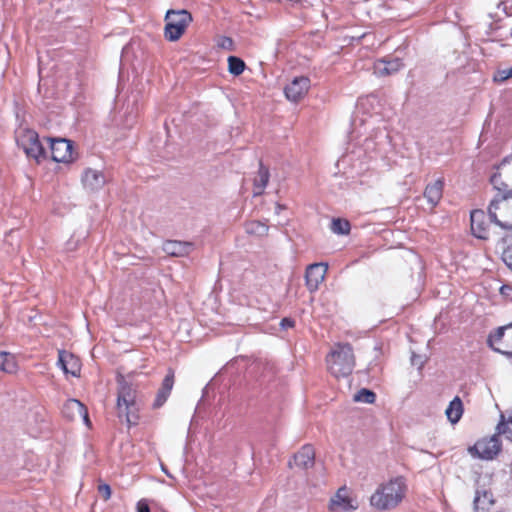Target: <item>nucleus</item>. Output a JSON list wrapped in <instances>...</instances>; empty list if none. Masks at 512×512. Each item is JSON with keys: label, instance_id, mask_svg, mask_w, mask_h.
<instances>
[{"label": "nucleus", "instance_id": "1", "mask_svg": "<svg viewBox=\"0 0 512 512\" xmlns=\"http://www.w3.org/2000/svg\"><path fill=\"white\" fill-rule=\"evenodd\" d=\"M407 490L406 479L402 476L394 477L377 487L370 497V504L380 511L393 510L403 501Z\"/></svg>", "mask_w": 512, "mask_h": 512}, {"label": "nucleus", "instance_id": "2", "mask_svg": "<svg viewBox=\"0 0 512 512\" xmlns=\"http://www.w3.org/2000/svg\"><path fill=\"white\" fill-rule=\"evenodd\" d=\"M328 371L335 378H345L352 374L355 367L353 348L348 343L335 344L326 357Z\"/></svg>", "mask_w": 512, "mask_h": 512}, {"label": "nucleus", "instance_id": "3", "mask_svg": "<svg viewBox=\"0 0 512 512\" xmlns=\"http://www.w3.org/2000/svg\"><path fill=\"white\" fill-rule=\"evenodd\" d=\"M117 409L119 417H125L128 426L138 423L139 408L136 404V390L124 380L119 382Z\"/></svg>", "mask_w": 512, "mask_h": 512}, {"label": "nucleus", "instance_id": "4", "mask_svg": "<svg viewBox=\"0 0 512 512\" xmlns=\"http://www.w3.org/2000/svg\"><path fill=\"white\" fill-rule=\"evenodd\" d=\"M192 20V15L187 10H168L165 16V38L169 41L179 40Z\"/></svg>", "mask_w": 512, "mask_h": 512}, {"label": "nucleus", "instance_id": "5", "mask_svg": "<svg viewBox=\"0 0 512 512\" xmlns=\"http://www.w3.org/2000/svg\"><path fill=\"white\" fill-rule=\"evenodd\" d=\"M17 143L29 158L38 163L46 157L45 149L39 140V135L31 129H23L17 135Z\"/></svg>", "mask_w": 512, "mask_h": 512}, {"label": "nucleus", "instance_id": "6", "mask_svg": "<svg viewBox=\"0 0 512 512\" xmlns=\"http://www.w3.org/2000/svg\"><path fill=\"white\" fill-rule=\"evenodd\" d=\"M487 342L494 351L512 358V321L490 333Z\"/></svg>", "mask_w": 512, "mask_h": 512}, {"label": "nucleus", "instance_id": "7", "mask_svg": "<svg viewBox=\"0 0 512 512\" xmlns=\"http://www.w3.org/2000/svg\"><path fill=\"white\" fill-rule=\"evenodd\" d=\"M501 441L498 435L478 440L473 447L469 448V452L480 459L492 460L501 451Z\"/></svg>", "mask_w": 512, "mask_h": 512}, {"label": "nucleus", "instance_id": "8", "mask_svg": "<svg viewBox=\"0 0 512 512\" xmlns=\"http://www.w3.org/2000/svg\"><path fill=\"white\" fill-rule=\"evenodd\" d=\"M358 508V503L346 487H341L333 495L328 504L330 512H351Z\"/></svg>", "mask_w": 512, "mask_h": 512}, {"label": "nucleus", "instance_id": "9", "mask_svg": "<svg viewBox=\"0 0 512 512\" xmlns=\"http://www.w3.org/2000/svg\"><path fill=\"white\" fill-rule=\"evenodd\" d=\"M51 157L55 162L70 163L74 160L73 144L64 138H48Z\"/></svg>", "mask_w": 512, "mask_h": 512}, {"label": "nucleus", "instance_id": "10", "mask_svg": "<svg viewBox=\"0 0 512 512\" xmlns=\"http://www.w3.org/2000/svg\"><path fill=\"white\" fill-rule=\"evenodd\" d=\"M310 89V79L305 76L295 77L284 89L286 98L294 103L302 100Z\"/></svg>", "mask_w": 512, "mask_h": 512}, {"label": "nucleus", "instance_id": "11", "mask_svg": "<svg viewBox=\"0 0 512 512\" xmlns=\"http://www.w3.org/2000/svg\"><path fill=\"white\" fill-rule=\"evenodd\" d=\"M328 265L325 263H314L307 267L305 273L306 286L309 291L314 292L324 281Z\"/></svg>", "mask_w": 512, "mask_h": 512}, {"label": "nucleus", "instance_id": "12", "mask_svg": "<svg viewBox=\"0 0 512 512\" xmlns=\"http://www.w3.org/2000/svg\"><path fill=\"white\" fill-rule=\"evenodd\" d=\"M58 365L61 367V369L66 375H72L76 377L79 376L80 374V359L68 351H58Z\"/></svg>", "mask_w": 512, "mask_h": 512}, {"label": "nucleus", "instance_id": "13", "mask_svg": "<svg viewBox=\"0 0 512 512\" xmlns=\"http://www.w3.org/2000/svg\"><path fill=\"white\" fill-rule=\"evenodd\" d=\"M472 234L486 240L489 236L487 216L482 210H473L470 214Z\"/></svg>", "mask_w": 512, "mask_h": 512}, {"label": "nucleus", "instance_id": "14", "mask_svg": "<svg viewBox=\"0 0 512 512\" xmlns=\"http://www.w3.org/2000/svg\"><path fill=\"white\" fill-rule=\"evenodd\" d=\"M194 249V244L187 241L167 240L163 244V251L173 257L188 256Z\"/></svg>", "mask_w": 512, "mask_h": 512}, {"label": "nucleus", "instance_id": "15", "mask_svg": "<svg viewBox=\"0 0 512 512\" xmlns=\"http://www.w3.org/2000/svg\"><path fill=\"white\" fill-rule=\"evenodd\" d=\"M82 183L91 191L100 190L106 183L105 175L96 169L87 168L82 175Z\"/></svg>", "mask_w": 512, "mask_h": 512}, {"label": "nucleus", "instance_id": "16", "mask_svg": "<svg viewBox=\"0 0 512 512\" xmlns=\"http://www.w3.org/2000/svg\"><path fill=\"white\" fill-rule=\"evenodd\" d=\"M62 413L66 418L70 420H74L75 418H83L86 423L89 422L87 409L79 400H67L63 405Z\"/></svg>", "mask_w": 512, "mask_h": 512}, {"label": "nucleus", "instance_id": "17", "mask_svg": "<svg viewBox=\"0 0 512 512\" xmlns=\"http://www.w3.org/2000/svg\"><path fill=\"white\" fill-rule=\"evenodd\" d=\"M174 385V371L172 369L168 370L167 375L163 379L162 385L158 390L155 400L153 402V408L158 409L164 405L167 401L170 393L172 391Z\"/></svg>", "mask_w": 512, "mask_h": 512}, {"label": "nucleus", "instance_id": "18", "mask_svg": "<svg viewBox=\"0 0 512 512\" xmlns=\"http://www.w3.org/2000/svg\"><path fill=\"white\" fill-rule=\"evenodd\" d=\"M402 67L403 63L399 58L380 59L374 63V73L377 76H389L398 72Z\"/></svg>", "mask_w": 512, "mask_h": 512}, {"label": "nucleus", "instance_id": "19", "mask_svg": "<svg viewBox=\"0 0 512 512\" xmlns=\"http://www.w3.org/2000/svg\"><path fill=\"white\" fill-rule=\"evenodd\" d=\"M295 465L302 469H308L314 465L315 462V451L311 445H304L294 455Z\"/></svg>", "mask_w": 512, "mask_h": 512}, {"label": "nucleus", "instance_id": "20", "mask_svg": "<svg viewBox=\"0 0 512 512\" xmlns=\"http://www.w3.org/2000/svg\"><path fill=\"white\" fill-rule=\"evenodd\" d=\"M444 181L437 179L433 183L428 184L424 190V197L428 203L434 208L442 198Z\"/></svg>", "mask_w": 512, "mask_h": 512}, {"label": "nucleus", "instance_id": "21", "mask_svg": "<svg viewBox=\"0 0 512 512\" xmlns=\"http://www.w3.org/2000/svg\"><path fill=\"white\" fill-rule=\"evenodd\" d=\"M463 412L464 408L462 400L459 396H456L449 403L448 407L446 408L445 414L452 424H456L461 419Z\"/></svg>", "mask_w": 512, "mask_h": 512}, {"label": "nucleus", "instance_id": "22", "mask_svg": "<svg viewBox=\"0 0 512 512\" xmlns=\"http://www.w3.org/2000/svg\"><path fill=\"white\" fill-rule=\"evenodd\" d=\"M493 504L494 499L492 493L488 491H476L473 501L475 512L489 510Z\"/></svg>", "mask_w": 512, "mask_h": 512}, {"label": "nucleus", "instance_id": "23", "mask_svg": "<svg viewBox=\"0 0 512 512\" xmlns=\"http://www.w3.org/2000/svg\"><path fill=\"white\" fill-rule=\"evenodd\" d=\"M269 170L262 163L259 165V170L257 172V176L254 179V196H259L263 193L269 182Z\"/></svg>", "mask_w": 512, "mask_h": 512}, {"label": "nucleus", "instance_id": "24", "mask_svg": "<svg viewBox=\"0 0 512 512\" xmlns=\"http://www.w3.org/2000/svg\"><path fill=\"white\" fill-rule=\"evenodd\" d=\"M269 227L267 224L257 220L248 221L245 223V231L249 235L263 237L268 234Z\"/></svg>", "mask_w": 512, "mask_h": 512}, {"label": "nucleus", "instance_id": "25", "mask_svg": "<svg viewBox=\"0 0 512 512\" xmlns=\"http://www.w3.org/2000/svg\"><path fill=\"white\" fill-rule=\"evenodd\" d=\"M0 369L6 373H15L17 371L15 356L8 352H0Z\"/></svg>", "mask_w": 512, "mask_h": 512}, {"label": "nucleus", "instance_id": "26", "mask_svg": "<svg viewBox=\"0 0 512 512\" xmlns=\"http://www.w3.org/2000/svg\"><path fill=\"white\" fill-rule=\"evenodd\" d=\"M490 182L501 193V199L512 198V190H508L507 185L502 182L500 173H494L490 178Z\"/></svg>", "mask_w": 512, "mask_h": 512}, {"label": "nucleus", "instance_id": "27", "mask_svg": "<svg viewBox=\"0 0 512 512\" xmlns=\"http://www.w3.org/2000/svg\"><path fill=\"white\" fill-rule=\"evenodd\" d=\"M330 229L335 234L347 235L350 232L351 225L346 219L334 218L331 222Z\"/></svg>", "mask_w": 512, "mask_h": 512}, {"label": "nucleus", "instance_id": "28", "mask_svg": "<svg viewBox=\"0 0 512 512\" xmlns=\"http://www.w3.org/2000/svg\"><path fill=\"white\" fill-rule=\"evenodd\" d=\"M245 62L236 56L228 57V70L231 74L238 76L242 74L245 70Z\"/></svg>", "mask_w": 512, "mask_h": 512}, {"label": "nucleus", "instance_id": "29", "mask_svg": "<svg viewBox=\"0 0 512 512\" xmlns=\"http://www.w3.org/2000/svg\"><path fill=\"white\" fill-rule=\"evenodd\" d=\"M353 400L355 402L372 404L376 400V394L369 389L362 388L357 393L354 394Z\"/></svg>", "mask_w": 512, "mask_h": 512}, {"label": "nucleus", "instance_id": "30", "mask_svg": "<svg viewBox=\"0 0 512 512\" xmlns=\"http://www.w3.org/2000/svg\"><path fill=\"white\" fill-rule=\"evenodd\" d=\"M501 422L498 424L497 429L499 434L506 435L507 439L512 441V416L504 421V416L501 415Z\"/></svg>", "mask_w": 512, "mask_h": 512}, {"label": "nucleus", "instance_id": "31", "mask_svg": "<svg viewBox=\"0 0 512 512\" xmlns=\"http://www.w3.org/2000/svg\"><path fill=\"white\" fill-rule=\"evenodd\" d=\"M511 77H512V67L507 68V69H503V70H498L496 72V74L494 75V80L502 82V81H505V80H507V79H509Z\"/></svg>", "mask_w": 512, "mask_h": 512}, {"label": "nucleus", "instance_id": "32", "mask_svg": "<svg viewBox=\"0 0 512 512\" xmlns=\"http://www.w3.org/2000/svg\"><path fill=\"white\" fill-rule=\"evenodd\" d=\"M494 205V202L491 203L490 207H489V218L492 222H494L496 225L500 226L501 228H504V229H507V230H512V225H506L504 223H502L501 221H499L497 219V216L494 212H492V206Z\"/></svg>", "mask_w": 512, "mask_h": 512}, {"label": "nucleus", "instance_id": "33", "mask_svg": "<svg viewBox=\"0 0 512 512\" xmlns=\"http://www.w3.org/2000/svg\"><path fill=\"white\" fill-rule=\"evenodd\" d=\"M98 492L105 501L109 500L111 497V488L108 484H100L98 486Z\"/></svg>", "mask_w": 512, "mask_h": 512}, {"label": "nucleus", "instance_id": "34", "mask_svg": "<svg viewBox=\"0 0 512 512\" xmlns=\"http://www.w3.org/2000/svg\"><path fill=\"white\" fill-rule=\"evenodd\" d=\"M218 46L226 50H232L233 40L230 37L223 36L219 39Z\"/></svg>", "mask_w": 512, "mask_h": 512}, {"label": "nucleus", "instance_id": "35", "mask_svg": "<svg viewBox=\"0 0 512 512\" xmlns=\"http://www.w3.org/2000/svg\"><path fill=\"white\" fill-rule=\"evenodd\" d=\"M137 512H150L149 504L146 499H141L136 505Z\"/></svg>", "mask_w": 512, "mask_h": 512}, {"label": "nucleus", "instance_id": "36", "mask_svg": "<svg viewBox=\"0 0 512 512\" xmlns=\"http://www.w3.org/2000/svg\"><path fill=\"white\" fill-rule=\"evenodd\" d=\"M294 325H295V322L291 318H283L280 322V326L283 329L292 328V327H294Z\"/></svg>", "mask_w": 512, "mask_h": 512}, {"label": "nucleus", "instance_id": "37", "mask_svg": "<svg viewBox=\"0 0 512 512\" xmlns=\"http://www.w3.org/2000/svg\"><path fill=\"white\" fill-rule=\"evenodd\" d=\"M412 363H413L414 365L418 363V362H416V356H415V355H413V356H412Z\"/></svg>", "mask_w": 512, "mask_h": 512}, {"label": "nucleus", "instance_id": "38", "mask_svg": "<svg viewBox=\"0 0 512 512\" xmlns=\"http://www.w3.org/2000/svg\"><path fill=\"white\" fill-rule=\"evenodd\" d=\"M508 162V157L504 158L503 161L501 162V165H504L505 163Z\"/></svg>", "mask_w": 512, "mask_h": 512}, {"label": "nucleus", "instance_id": "39", "mask_svg": "<svg viewBox=\"0 0 512 512\" xmlns=\"http://www.w3.org/2000/svg\"><path fill=\"white\" fill-rule=\"evenodd\" d=\"M162 470H163L164 473H166L168 476H170V474L168 473L167 469H165L164 466H162Z\"/></svg>", "mask_w": 512, "mask_h": 512}, {"label": "nucleus", "instance_id": "40", "mask_svg": "<svg viewBox=\"0 0 512 512\" xmlns=\"http://www.w3.org/2000/svg\"><path fill=\"white\" fill-rule=\"evenodd\" d=\"M419 365H420V367H422L423 361H419Z\"/></svg>", "mask_w": 512, "mask_h": 512}, {"label": "nucleus", "instance_id": "41", "mask_svg": "<svg viewBox=\"0 0 512 512\" xmlns=\"http://www.w3.org/2000/svg\"><path fill=\"white\" fill-rule=\"evenodd\" d=\"M507 265L512 268V262L511 263H507Z\"/></svg>", "mask_w": 512, "mask_h": 512}]
</instances>
